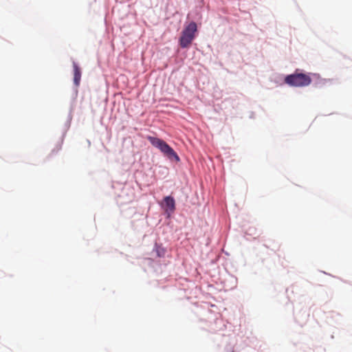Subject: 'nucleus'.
I'll return each mask as SVG.
<instances>
[{"label":"nucleus","mask_w":352,"mask_h":352,"mask_svg":"<svg viewBox=\"0 0 352 352\" xmlns=\"http://www.w3.org/2000/svg\"><path fill=\"white\" fill-rule=\"evenodd\" d=\"M147 140L168 159L175 160L176 162L179 161V157L176 152L164 140L152 136H148Z\"/></svg>","instance_id":"obj_1"},{"label":"nucleus","mask_w":352,"mask_h":352,"mask_svg":"<svg viewBox=\"0 0 352 352\" xmlns=\"http://www.w3.org/2000/svg\"><path fill=\"white\" fill-rule=\"evenodd\" d=\"M285 82L292 87H306L311 84V78L307 74L296 72L287 76Z\"/></svg>","instance_id":"obj_2"},{"label":"nucleus","mask_w":352,"mask_h":352,"mask_svg":"<svg viewBox=\"0 0 352 352\" xmlns=\"http://www.w3.org/2000/svg\"><path fill=\"white\" fill-rule=\"evenodd\" d=\"M197 31V24L195 22H190L184 28L179 38V45L182 48H186L191 44L195 37Z\"/></svg>","instance_id":"obj_3"},{"label":"nucleus","mask_w":352,"mask_h":352,"mask_svg":"<svg viewBox=\"0 0 352 352\" xmlns=\"http://www.w3.org/2000/svg\"><path fill=\"white\" fill-rule=\"evenodd\" d=\"M165 212L168 214L175 210V201L173 197L167 196L164 197Z\"/></svg>","instance_id":"obj_4"},{"label":"nucleus","mask_w":352,"mask_h":352,"mask_svg":"<svg viewBox=\"0 0 352 352\" xmlns=\"http://www.w3.org/2000/svg\"><path fill=\"white\" fill-rule=\"evenodd\" d=\"M74 67V82L76 86H78L80 82L81 78V71L78 65L74 62L73 63Z\"/></svg>","instance_id":"obj_5"}]
</instances>
